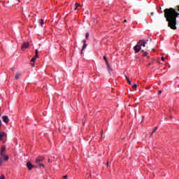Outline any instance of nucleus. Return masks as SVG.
I'll use <instances>...</instances> for the list:
<instances>
[{"mask_svg": "<svg viewBox=\"0 0 179 179\" xmlns=\"http://www.w3.org/2000/svg\"><path fill=\"white\" fill-rule=\"evenodd\" d=\"M39 24H41V26H43V24H44V20L43 19L39 20Z\"/></svg>", "mask_w": 179, "mask_h": 179, "instance_id": "dca6fc26", "label": "nucleus"}, {"mask_svg": "<svg viewBox=\"0 0 179 179\" xmlns=\"http://www.w3.org/2000/svg\"><path fill=\"white\" fill-rule=\"evenodd\" d=\"M27 166L28 167L29 170H31V169H34V165H33V164H31V162H29L27 163Z\"/></svg>", "mask_w": 179, "mask_h": 179, "instance_id": "1a4fd4ad", "label": "nucleus"}, {"mask_svg": "<svg viewBox=\"0 0 179 179\" xmlns=\"http://www.w3.org/2000/svg\"><path fill=\"white\" fill-rule=\"evenodd\" d=\"M86 47H87V45L85 43L83 46L82 50H81V54H83V50L86 49Z\"/></svg>", "mask_w": 179, "mask_h": 179, "instance_id": "4468645a", "label": "nucleus"}, {"mask_svg": "<svg viewBox=\"0 0 179 179\" xmlns=\"http://www.w3.org/2000/svg\"><path fill=\"white\" fill-rule=\"evenodd\" d=\"M143 57H148V52H145V50H142Z\"/></svg>", "mask_w": 179, "mask_h": 179, "instance_id": "a211bd4d", "label": "nucleus"}, {"mask_svg": "<svg viewBox=\"0 0 179 179\" xmlns=\"http://www.w3.org/2000/svg\"><path fill=\"white\" fill-rule=\"evenodd\" d=\"M162 60L164 61V57H162Z\"/></svg>", "mask_w": 179, "mask_h": 179, "instance_id": "c756f323", "label": "nucleus"}, {"mask_svg": "<svg viewBox=\"0 0 179 179\" xmlns=\"http://www.w3.org/2000/svg\"><path fill=\"white\" fill-rule=\"evenodd\" d=\"M148 89H150V87H148Z\"/></svg>", "mask_w": 179, "mask_h": 179, "instance_id": "473e14b6", "label": "nucleus"}, {"mask_svg": "<svg viewBox=\"0 0 179 179\" xmlns=\"http://www.w3.org/2000/svg\"><path fill=\"white\" fill-rule=\"evenodd\" d=\"M6 150V147H5V145H3L1 148L0 156H4Z\"/></svg>", "mask_w": 179, "mask_h": 179, "instance_id": "0eeeda50", "label": "nucleus"}, {"mask_svg": "<svg viewBox=\"0 0 179 179\" xmlns=\"http://www.w3.org/2000/svg\"><path fill=\"white\" fill-rule=\"evenodd\" d=\"M21 75H22V73H17L15 74V79L16 80H17V79H19V77H20Z\"/></svg>", "mask_w": 179, "mask_h": 179, "instance_id": "ddd939ff", "label": "nucleus"}, {"mask_svg": "<svg viewBox=\"0 0 179 179\" xmlns=\"http://www.w3.org/2000/svg\"><path fill=\"white\" fill-rule=\"evenodd\" d=\"M37 58H38V49H36L35 50V57H34L31 59V62H34L36 61V59H37Z\"/></svg>", "mask_w": 179, "mask_h": 179, "instance_id": "39448f33", "label": "nucleus"}, {"mask_svg": "<svg viewBox=\"0 0 179 179\" xmlns=\"http://www.w3.org/2000/svg\"><path fill=\"white\" fill-rule=\"evenodd\" d=\"M74 10H76L79 6H80V4L79 3H76Z\"/></svg>", "mask_w": 179, "mask_h": 179, "instance_id": "2eb2a0df", "label": "nucleus"}, {"mask_svg": "<svg viewBox=\"0 0 179 179\" xmlns=\"http://www.w3.org/2000/svg\"><path fill=\"white\" fill-rule=\"evenodd\" d=\"M3 164V159H2V157H0V166H2Z\"/></svg>", "mask_w": 179, "mask_h": 179, "instance_id": "aec40b11", "label": "nucleus"}, {"mask_svg": "<svg viewBox=\"0 0 179 179\" xmlns=\"http://www.w3.org/2000/svg\"><path fill=\"white\" fill-rule=\"evenodd\" d=\"M0 157H2L3 160H5V162H8L9 160V156L4 155V156L1 155Z\"/></svg>", "mask_w": 179, "mask_h": 179, "instance_id": "9b49d317", "label": "nucleus"}, {"mask_svg": "<svg viewBox=\"0 0 179 179\" xmlns=\"http://www.w3.org/2000/svg\"><path fill=\"white\" fill-rule=\"evenodd\" d=\"M50 162H51V159H48V162L50 163Z\"/></svg>", "mask_w": 179, "mask_h": 179, "instance_id": "7c9ffc66", "label": "nucleus"}, {"mask_svg": "<svg viewBox=\"0 0 179 179\" xmlns=\"http://www.w3.org/2000/svg\"><path fill=\"white\" fill-rule=\"evenodd\" d=\"M136 87H138V85H136V84L133 85L132 88H133L134 90H136Z\"/></svg>", "mask_w": 179, "mask_h": 179, "instance_id": "6ab92c4d", "label": "nucleus"}, {"mask_svg": "<svg viewBox=\"0 0 179 179\" xmlns=\"http://www.w3.org/2000/svg\"><path fill=\"white\" fill-rule=\"evenodd\" d=\"M29 44L28 42H24V43H22V47H21L22 50V51H24V50L29 48Z\"/></svg>", "mask_w": 179, "mask_h": 179, "instance_id": "20e7f679", "label": "nucleus"}, {"mask_svg": "<svg viewBox=\"0 0 179 179\" xmlns=\"http://www.w3.org/2000/svg\"><path fill=\"white\" fill-rule=\"evenodd\" d=\"M153 15H155V13L152 12V13H150L151 16H153Z\"/></svg>", "mask_w": 179, "mask_h": 179, "instance_id": "cd10ccee", "label": "nucleus"}, {"mask_svg": "<svg viewBox=\"0 0 179 179\" xmlns=\"http://www.w3.org/2000/svg\"><path fill=\"white\" fill-rule=\"evenodd\" d=\"M83 44H86V40L84 39V40L83 41Z\"/></svg>", "mask_w": 179, "mask_h": 179, "instance_id": "393cba45", "label": "nucleus"}, {"mask_svg": "<svg viewBox=\"0 0 179 179\" xmlns=\"http://www.w3.org/2000/svg\"><path fill=\"white\" fill-rule=\"evenodd\" d=\"M103 59L104 61H106V64H107V57L106 56H103Z\"/></svg>", "mask_w": 179, "mask_h": 179, "instance_id": "4be33fe9", "label": "nucleus"}, {"mask_svg": "<svg viewBox=\"0 0 179 179\" xmlns=\"http://www.w3.org/2000/svg\"><path fill=\"white\" fill-rule=\"evenodd\" d=\"M134 51H136V52H139V51H141V43L138 42L136 45L134 46Z\"/></svg>", "mask_w": 179, "mask_h": 179, "instance_id": "423d86ee", "label": "nucleus"}, {"mask_svg": "<svg viewBox=\"0 0 179 179\" xmlns=\"http://www.w3.org/2000/svg\"><path fill=\"white\" fill-rule=\"evenodd\" d=\"M107 166H108V162H107Z\"/></svg>", "mask_w": 179, "mask_h": 179, "instance_id": "f704fd0d", "label": "nucleus"}, {"mask_svg": "<svg viewBox=\"0 0 179 179\" xmlns=\"http://www.w3.org/2000/svg\"><path fill=\"white\" fill-rule=\"evenodd\" d=\"M0 179H5V176L1 175V178H0Z\"/></svg>", "mask_w": 179, "mask_h": 179, "instance_id": "b1692460", "label": "nucleus"}, {"mask_svg": "<svg viewBox=\"0 0 179 179\" xmlns=\"http://www.w3.org/2000/svg\"><path fill=\"white\" fill-rule=\"evenodd\" d=\"M125 78H126L127 80H129V78H128V76H125Z\"/></svg>", "mask_w": 179, "mask_h": 179, "instance_id": "a878e982", "label": "nucleus"}, {"mask_svg": "<svg viewBox=\"0 0 179 179\" xmlns=\"http://www.w3.org/2000/svg\"><path fill=\"white\" fill-rule=\"evenodd\" d=\"M179 6L176 8H169L164 10V16L168 22V27L172 30H177V17L179 16Z\"/></svg>", "mask_w": 179, "mask_h": 179, "instance_id": "f257e3e1", "label": "nucleus"}, {"mask_svg": "<svg viewBox=\"0 0 179 179\" xmlns=\"http://www.w3.org/2000/svg\"><path fill=\"white\" fill-rule=\"evenodd\" d=\"M138 43H140L141 47H145L146 46V42L145 41H139Z\"/></svg>", "mask_w": 179, "mask_h": 179, "instance_id": "f8f14e48", "label": "nucleus"}, {"mask_svg": "<svg viewBox=\"0 0 179 179\" xmlns=\"http://www.w3.org/2000/svg\"><path fill=\"white\" fill-rule=\"evenodd\" d=\"M2 119L5 124H9V117L8 116H3Z\"/></svg>", "mask_w": 179, "mask_h": 179, "instance_id": "9d476101", "label": "nucleus"}, {"mask_svg": "<svg viewBox=\"0 0 179 179\" xmlns=\"http://www.w3.org/2000/svg\"><path fill=\"white\" fill-rule=\"evenodd\" d=\"M32 66H34V64H31Z\"/></svg>", "mask_w": 179, "mask_h": 179, "instance_id": "2f4dec72", "label": "nucleus"}, {"mask_svg": "<svg viewBox=\"0 0 179 179\" xmlns=\"http://www.w3.org/2000/svg\"><path fill=\"white\" fill-rule=\"evenodd\" d=\"M2 129V121L0 120V141H3V138L6 139L8 138V134L5 131H1Z\"/></svg>", "mask_w": 179, "mask_h": 179, "instance_id": "7ed1b4c3", "label": "nucleus"}, {"mask_svg": "<svg viewBox=\"0 0 179 179\" xmlns=\"http://www.w3.org/2000/svg\"><path fill=\"white\" fill-rule=\"evenodd\" d=\"M124 22H127V20H124Z\"/></svg>", "mask_w": 179, "mask_h": 179, "instance_id": "72a5a7b5", "label": "nucleus"}, {"mask_svg": "<svg viewBox=\"0 0 179 179\" xmlns=\"http://www.w3.org/2000/svg\"><path fill=\"white\" fill-rule=\"evenodd\" d=\"M156 131H157V127H156L154 128V130H153V131L151 133L150 136H152L153 135V134L155 133Z\"/></svg>", "mask_w": 179, "mask_h": 179, "instance_id": "f3484780", "label": "nucleus"}, {"mask_svg": "<svg viewBox=\"0 0 179 179\" xmlns=\"http://www.w3.org/2000/svg\"><path fill=\"white\" fill-rule=\"evenodd\" d=\"M127 83H129V85H132V83H131V81L129 80H129H127Z\"/></svg>", "mask_w": 179, "mask_h": 179, "instance_id": "5701e85b", "label": "nucleus"}, {"mask_svg": "<svg viewBox=\"0 0 179 179\" xmlns=\"http://www.w3.org/2000/svg\"><path fill=\"white\" fill-rule=\"evenodd\" d=\"M64 179L68 178V176H64Z\"/></svg>", "mask_w": 179, "mask_h": 179, "instance_id": "bb28decb", "label": "nucleus"}, {"mask_svg": "<svg viewBox=\"0 0 179 179\" xmlns=\"http://www.w3.org/2000/svg\"><path fill=\"white\" fill-rule=\"evenodd\" d=\"M11 71H13V69H11Z\"/></svg>", "mask_w": 179, "mask_h": 179, "instance_id": "c9c22d12", "label": "nucleus"}, {"mask_svg": "<svg viewBox=\"0 0 179 179\" xmlns=\"http://www.w3.org/2000/svg\"><path fill=\"white\" fill-rule=\"evenodd\" d=\"M158 94H162V91H159Z\"/></svg>", "mask_w": 179, "mask_h": 179, "instance_id": "c85d7f7f", "label": "nucleus"}, {"mask_svg": "<svg viewBox=\"0 0 179 179\" xmlns=\"http://www.w3.org/2000/svg\"><path fill=\"white\" fill-rule=\"evenodd\" d=\"M43 160H44V157H38L36 159V166L35 167H38V166H40L41 167H43V169H44L45 166L43 164H40L41 163V162H43Z\"/></svg>", "mask_w": 179, "mask_h": 179, "instance_id": "f03ea898", "label": "nucleus"}, {"mask_svg": "<svg viewBox=\"0 0 179 179\" xmlns=\"http://www.w3.org/2000/svg\"><path fill=\"white\" fill-rule=\"evenodd\" d=\"M106 66L109 73H111V72H113V69H111V66H110V64H108V61H106Z\"/></svg>", "mask_w": 179, "mask_h": 179, "instance_id": "6e6552de", "label": "nucleus"}, {"mask_svg": "<svg viewBox=\"0 0 179 179\" xmlns=\"http://www.w3.org/2000/svg\"><path fill=\"white\" fill-rule=\"evenodd\" d=\"M89 36H90L89 32H87L86 34H85V38H86V40H88V39H89Z\"/></svg>", "mask_w": 179, "mask_h": 179, "instance_id": "412c9836", "label": "nucleus"}]
</instances>
